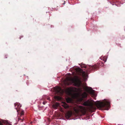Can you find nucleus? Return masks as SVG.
I'll return each instance as SVG.
<instances>
[{
	"instance_id": "nucleus-1",
	"label": "nucleus",
	"mask_w": 125,
	"mask_h": 125,
	"mask_svg": "<svg viewBox=\"0 0 125 125\" xmlns=\"http://www.w3.org/2000/svg\"><path fill=\"white\" fill-rule=\"evenodd\" d=\"M96 105L98 108H102L103 110H108L110 106V102L105 99L102 102L97 101Z\"/></svg>"
},
{
	"instance_id": "nucleus-2",
	"label": "nucleus",
	"mask_w": 125,
	"mask_h": 125,
	"mask_svg": "<svg viewBox=\"0 0 125 125\" xmlns=\"http://www.w3.org/2000/svg\"><path fill=\"white\" fill-rule=\"evenodd\" d=\"M87 93L84 92L82 94L81 93H74L73 95L74 98H77L79 99L80 101H81L83 100V99L86 98L87 97Z\"/></svg>"
},
{
	"instance_id": "nucleus-3",
	"label": "nucleus",
	"mask_w": 125,
	"mask_h": 125,
	"mask_svg": "<svg viewBox=\"0 0 125 125\" xmlns=\"http://www.w3.org/2000/svg\"><path fill=\"white\" fill-rule=\"evenodd\" d=\"M94 101L93 100L88 99L84 102L83 105L85 106H89L90 110H95L96 108L94 106Z\"/></svg>"
},
{
	"instance_id": "nucleus-4",
	"label": "nucleus",
	"mask_w": 125,
	"mask_h": 125,
	"mask_svg": "<svg viewBox=\"0 0 125 125\" xmlns=\"http://www.w3.org/2000/svg\"><path fill=\"white\" fill-rule=\"evenodd\" d=\"M72 81L74 83L75 86L78 87H80L82 84V83L80 79L78 77H76V78L72 80Z\"/></svg>"
},
{
	"instance_id": "nucleus-5",
	"label": "nucleus",
	"mask_w": 125,
	"mask_h": 125,
	"mask_svg": "<svg viewBox=\"0 0 125 125\" xmlns=\"http://www.w3.org/2000/svg\"><path fill=\"white\" fill-rule=\"evenodd\" d=\"M77 73L80 75L82 74V76L85 79H86L87 76V74L84 71H83L79 68H77L75 69Z\"/></svg>"
},
{
	"instance_id": "nucleus-6",
	"label": "nucleus",
	"mask_w": 125,
	"mask_h": 125,
	"mask_svg": "<svg viewBox=\"0 0 125 125\" xmlns=\"http://www.w3.org/2000/svg\"><path fill=\"white\" fill-rule=\"evenodd\" d=\"M87 92L92 95L94 97V99L96 100L95 94L94 93V90H93L91 87H87L86 88Z\"/></svg>"
},
{
	"instance_id": "nucleus-7",
	"label": "nucleus",
	"mask_w": 125,
	"mask_h": 125,
	"mask_svg": "<svg viewBox=\"0 0 125 125\" xmlns=\"http://www.w3.org/2000/svg\"><path fill=\"white\" fill-rule=\"evenodd\" d=\"M104 65L103 62H100L98 63L97 64L94 65L92 66H91L90 67V68L91 70H96L97 69L99 68V67L100 66H103Z\"/></svg>"
},
{
	"instance_id": "nucleus-8",
	"label": "nucleus",
	"mask_w": 125,
	"mask_h": 125,
	"mask_svg": "<svg viewBox=\"0 0 125 125\" xmlns=\"http://www.w3.org/2000/svg\"><path fill=\"white\" fill-rule=\"evenodd\" d=\"M77 88L74 87H72L68 89V93L70 94H72L73 93H74L77 92Z\"/></svg>"
},
{
	"instance_id": "nucleus-9",
	"label": "nucleus",
	"mask_w": 125,
	"mask_h": 125,
	"mask_svg": "<svg viewBox=\"0 0 125 125\" xmlns=\"http://www.w3.org/2000/svg\"><path fill=\"white\" fill-rule=\"evenodd\" d=\"M55 90L58 94H62L63 93V91L59 87H57L56 88H55Z\"/></svg>"
},
{
	"instance_id": "nucleus-10",
	"label": "nucleus",
	"mask_w": 125,
	"mask_h": 125,
	"mask_svg": "<svg viewBox=\"0 0 125 125\" xmlns=\"http://www.w3.org/2000/svg\"><path fill=\"white\" fill-rule=\"evenodd\" d=\"M15 107L16 109L17 112L20 111V108L21 107V105L19 103H15L14 104Z\"/></svg>"
},
{
	"instance_id": "nucleus-11",
	"label": "nucleus",
	"mask_w": 125,
	"mask_h": 125,
	"mask_svg": "<svg viewBox=\"0 0 125 125\" xmlns=\"http://www.w3.org/2000/svg\"><path fill=\"white\" fill-rule=\"evenodd\" d=\"M81 67L82 68H87L88 69V71H93V70H91L90 68V67L91 66H87L85 64H83L81 65Z\"/></svg>"
},
{
	"instance_id": "nucleus-12",
	"label": "nucleus",
	"mask_w": 125,
	"mask_h": 125,
	"mask_svg": "<svg viewBox=\"0 0 125 125\" xmlns=\"http://www.w3.org/2000/svg\"><path fill=\"white\" fill-rule=\"evenodd\" d=\"M72 115V113L70 112H68L65 114V116L67 118L70 117Z\"/></svg>"
},
{
	"instance_id": "nucleus-13",
	"label": "nucleus",
	"mask_w": 125,
	"mask_h": 125,
	"mask_svg": "<svg viewBox=\"0 0 125 125\" xmlns=\"http://www.w3.org/2000/svg\"><path fill=\"white\" fill-rule=\"evenodd\" d=\"M59 103H56L55 104H53L52 106L53 108L55 109H57V107L59 106Z\"/></svg>"
},
{
	"instance_id": "nucleus-14",
	"label": "nucleus",
	"mask_w": 125,
	"mask_h": 125,
	"mask_svg": "<svg viewBox=\"0 0 125 125\" xmlns=\"http://www.w3.org/2000/svg\"><path fill=\"white\" fill-rule=\"evenodd\" d=\"M62 106L65 109L69 108V106L66 103H63L62 104Z\"/></svg>"
},
{
	"instance_id": "nucleus-15",
	"label": "nucleus",
	"mask_w": 125,
	"mask_h": 125,
	"mask_svg": "<svg viewBox=\"0 0 125 125\" xmlns=\"http://www.w3.org/2000/svg\"><path fill=\"white\" fill-rule=\"evenodd\" d=\"M100 58L101 60H103V61L105 62H106V57H101Z\"/></svg>"
},
{
	"instance_id": "nucleus-16",
	"label": "nucleus",
	"mask_w": 125,
	"mask_h": 125,
	"mask_svg": "<svg viewBox=\"0 0 125 125\" xmlns=\"http://www.w3.org/2000/svg\"><path fill=\"white\" fill-rule=\"evenodd\" d=\"M24 114V112H23V111H22L21 112V115H23Z\"/></svg>"
},
{
	"instance_id": "nucleus-17",
	"label": "nucleus",
	"mask_w": 125,
	"mask_h": 125,
	"mask_svg": "<svg viewBox=\"0 0 125 125\" xmlns=\"http://www.w3.org/2000/svg\"><path fill=\"white\" fill-rule=\"evenodd\" d=\"M67 101L68 103L69 102L71 101V100L70 99H68L67 100Z\"/></svg>"
},
{
	"instance_id": "nucleus-18",
	"label": "nucleus",
	"mask_w": 125,
	"mask_h": 125,
	"mask_svg": "<svg viewBox=\"0 0 125 125\" xmlns=\"http://www.w3.org/2000/svg\"><path fill=\"white\" fill-rule=\"evenodd\" d=\"M80 108L82 109H83L84 108L82 106H80Z\"/></svg>"
},
{
	"instance_id": "nucleus-19",
	"label": "nucleus",
	"mask_w": 125,
	"mask_h": 125,
	"mask_svg": "<svg viewBox=\"0 0 125 125\" xmlns=\"http://www.w3.org/2000/svg\"><path fill=\"white\" fill-rule=\"evenodd\" d=\"M60 111L61 112H64V111L62 109H60Z\"/></svg>"
},
{
	"instance_id": "nucleus-20",
	"label": "nucleus",
	"mask_w": 125,
	"mask_h": 125,
	"mask_svg": "<svg viewBox=\"0 0 125 125\" xmlns=\"http://www.w3.org/2000/svg\"><path fill=\"white\" fill-rule=\"evenodd\" d=\"M46 103V102H43V104H45V103Z\"/></svg>"
},
{
	"instance_id": "nucleus-21",
	"label": "nucleus",
	"mask_w": 125,
	"mask_h": 125,
	"mask_svg": "<svg viewBox=\"0 0 125 125\" xmlns=\"http://www.w3.org/2000/svg\"><path fill=\"white\" fill-rule=\"evenodd\" d=\"M79 90L81 92H82V90L81 89V88H79Z\"/></svg>"
},
{
	"instance_id": "nucleus-22",
	"label": "nucleus",
	"mask_w": 125,
	"mask_h": 125,
	"mask_svg": "<svg viewBox=\"0 0 125 125\" xmlns=\"http://www.w3.org/2000/svg\"><path fill=\"white\" fill-rule=\"evenodd\" d=\"M65 1H64V3H62V4L63 5H64L65 4Z\"/></svg>"
},
{
	"instance_id": "nucleus-23",
	"label": "nucleus",
	"mask_w": 125,
	"mask_h": 125,
	"mask_svg": "<svg viewBox=\"0 0 125 125\" xmlns=\"http://www.w3.org/2000/svg\"><path fill=\"white\" fill-rule=\"evenodd\" d=\"M58 98V97H57V96H56V98Z\"/></svg>"
},
{
	"instance_id": "nucleus-24",
	"label": "nucleus",
	"mask_w": 125,
	"mask_h": 125,
	"mask_svg": "<svg viewBox=\"0 0 125 125\" xmlns=\"http://www.w3.org/2000/svg\"><path fill=\"white\" fill-rule=\"evenodd\" d=\"M49 98H48V100H49Z\"/></svg>"
},
{
	"instance_id": "nucleus-25",
	"label": "nucleus",
	"mask_w": 125,
	"mask_h": 125,
	"mask_svg": "<svg viewBox=\"0 0 125 125\" xmlns=\"http://www.w3.org/2000/svg\"><path fill=\"white\" fill-rule=\"evenodd\" d=\"M6 58H7V57H6Z\"/></svg>"
}]
</instances>
